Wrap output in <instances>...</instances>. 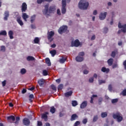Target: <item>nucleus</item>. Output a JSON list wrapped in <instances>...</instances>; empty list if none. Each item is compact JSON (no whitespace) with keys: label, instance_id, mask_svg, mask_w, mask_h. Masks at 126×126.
<instances>
[{"label":"nucleus","instance_id":"obj_1","mask_svg":"<svg viewBox=\"0 0 126 126\" xmlns=\"http://www.w3.org/2000/svg\"><path fill=\"white\" fill-rule=\"evenodd\" d=\"M49 4L45 5V9L43 10V14L45 15L47 17L50 16V14H54L56 11V6H50L49 7Z\"/></svg>","mask_w":126,"mask_h":126},{"label":"nucleus","instance_id":"obj_2","mask_svg":"<svg viewBox=\"0 0 126 126\" xmlns=\"http://www.w3.org/2000/svg\"><path fill=\"white\" fill-rule=\"evenodd\" d=\"M89 6V3L87 0H80L79 2L78 7L80 9L86 10Z\"/></svg>","mask_w":126,"mask_h":126},{"label":"nucleus","instance_id":"obj_3","mask_svg":"<svg viewBox=\"0 0 126 126\" xmlns=\"http://www.w3.org/2000/svg\"><path fill=\"white\" fill-rule=\"evenodd\" d=\"M113 118L116 119L118 123L121 122L123 120L122 114L120 112H117L113 115Z\"/></svg>","mask_w":126,"mask_h":126},{"label":"nucleus","instance_id":"obj_4","mask_svg":"<svg viewBox=\"0 0 126 126\" xmlns=\"http://www.w3.org/2000/svg\"><path fill=\"white\" fill-rule=\"evenodd\" d=\"M67 29V26H63L59 28V29L58 30V32L60 34H63V32H66Z\"/></svg>","mask_w":126,"mask_h":126},{"label":"nucleus","instance_id":"obj_5","mask_svg":"<svg viewBox=\"0 0 126 126\" xmlns=\"http://www.w3.org/2000/svg\"><path fill=\"white\" fill-rule=\"evenodd\" d=\"M47 35H48L47 36L48 39L50 40V42H52L54 40V38H52V37L55 35V32L54 31H51L48 33Z\"/></svg>","mask_w":126,"mask_h":126},{"label":"nucleus","instance_id":"obj_6","mask_svg":"<svg viewBox=\"0 0 126 126\" xmlns=\"http://www.w3.org/2000/svg\"><path fill=\"white\" fill-rule=\"evenodd\" d=\"M118 28L121 29V31L124 33H126V24L122 25L121 22H119Z\"/></svg>","mask_w":126,"mask_h":126},{"label":"nucleus","instance_id":"obj_7","mask_svg":"<svg viewBox=\"0 0 126 126\" xmlns=\"http://www.w3.org/2000/svg\"><path fill=\"white\" fill-rule=\"evenodd\" d=\"M80 45V42L78 39H76L74 40V41L71 42V46L72 47H78Z\"/></svg>","mask_w":126,"mask_h":126},{"label":"nucleus","instance_id":"obj_8","mask_svg":"<svg viewBox=\"0 0 126 126\" xmlns=\"http://www.w3.org/2000/svg\"><path fill=\"white\" fill-rule=\"evenodd\" d=\"M23 123L24 125H25L26 126H30V124H31V121L28 118H25L23 120Z\"/></svg>","mask_w":126,"mask_h":126},{"label":"nucleus","instance_id":"obj_9","mask_svg":"<svg viewBox=\"0 0 126 126\" xmlns=\"http://www.w3.org/2000/svg\"><path fill=\"white\" fill-rule=\"evenodd\" d=\"M28 9V5L27 4H26V3H23L22 5V7H21V10H22V12L24 13L26 12V11Z\"/></svg>","mask_w":126,"mask_h":126},{"label":"nucleus","instance_id":"obj_10","mask_svg":"<svg viewBox=\"0 0 126 126\" xmlns=\"http://www.w3.org/2000/svg\"><path fill=\"white\" fill-rule=\"evenodd\" d=\"M47 115H49V112H45L41 116L42 119H43L45 122L48 121V116Z\"/></svg>","mask_w":126,"mask_h":126},{"label":"nucleus","instance_id":"obj_11","mask_svg":"<svg viewBox=\"0 0 126 126\" xmlns=\"http://www.w3.org/2000/svg\"><path fill=\"white\" fill-rule=\"evenodd\" d=\"M107 15V12H104V13H100L99 15V19L100 20H104L106 18Z\"/></svg>","mask_w":126,"mask_h":126},{"label":"nucleus","instance_id":"obj_12","mask_svg":"<svg viewBox=\"0 0 126 126\" xmlns=\"http://www.w3.org/2000/svg\"><path fill=\"white\" fill-rule=\"evenodd\" d=\"M38 84H39V86L42 87L43 86L45 83V80L43 78H41L38 80L37 81Z\"/></svg>","mask_w":126,"mask_h":126},{"label":"nucleus","instance_id":"obj_13","mask_svg":"<svg viewBox=\"0 0 126 126\" xmlns=\"http://www.w3.org/2000/svg\"><path fill=\"white\" fill-rule=\"evenodd\" d=\"M9 16H10L9 11H5L4 13V18H3L4 20L7 21Z\"/></svg>","mask_w":126,"mask_h":126},{"label":"nucleus","instance_id":"obj_14","mask_svg":"<svg viewBox=\"0 0 126 126\" xmlns=\"http://www.w3.org/2000/svg\"><path fill=\"white\" fill-rule=\"evenodd\" d=\"M78 118V115H77L76 114H73L71 115L70 120V121L72 122L76 120Z\"/></svg>","mask_w":126,"mask_h":126},{"label":"nucleus","instance_id":"obj_15","mask_svg":"<svg viewBox=\"0 0 126 126\" xmlns=\"http://www.w3.org/2000/svg\"><path fill=\"white\" fill-rule=\"evenodd\" d=\"M88 105V101L85 100L82 102V103L80 105V108L81 109H84Z\"/></svg>","mask_w":126,"mask_h":126},{"label":"nucleus","instance_id":"obj_16","mask_svg":"<svg viewBox=\"0 0 126 126\" xmlns=\"http://www.w3.org/2000/svg\"><path fill=\"white\" fill-rule=\"evenodd\" d=\"M7 119L8 122H11V121H12V122H14L16 120L15 117L13 115L8 116L7 117Z\"/></svg>","mask_w":126,"mask_h":126},{"label":"nucleus","instance_id":"obj_17","mask_svg":"<svg viewBox=\"0 0 126 126\" xmlns=\"http://www.w3.org/2000/svg\"><path fill=\"white\" fill-rule=\"evenodd\" d=\"M101 70L102 72L105 73L106 74H108L110 72V69L104 66L102 67Z\"/></svg>","mask_w":126,"mask_h":126},{"label":"nucleus","instance_id":"obj_18","mask_svg":"<svg viewBox=\"0 0 126 126\" xmlns=\"http://www.w3.org/2000/svg\"><path fill=\"white\" fill-rule=\"evenodd\" d=\"M17 22L21 26H22L24 25V23L23 21H22L21 17H17Z\"/></svg>","mask_w":126,"mask_h":126},{"label":"nucleus","instance_id":"obj_19","mask_svg":"<svg viewBox=\"0 0 126 126\" xmlns=\"http://www.w3.org/2000/svg\"><path fill=\"white\" fill-rule=\"evenodd\" d=\"M29 16L26 14V13H23L22 14V18L24 20L25 22H27V19H28Z\"/></svg>","mask_w":126,"mask_h":126},{"label":"nucleus","instance_id":"obj_20","mask_svg":"<svg viewBox=\"0 0 126 126\" xmlns=\"http://www.w3.org/2000/svg\"><path fill=\"white\" fill-rule=\"evenodd\" d=\"M75 60L78 62H82L84 60V58L80 56H78L76 57Z\"/></svg>","mask_w":126,"mask_h":126},{"label":"nucleus","instance_id":"obj_21","mask_svg":"<svg viewBox=\"0 0 126 126\" xmlns=\"http://www.w3.org/2000/svg\"><path fill=\"white\" fill-rule=\"evenodd\" d=\"M72 94H73V92L72 91H70L69 92L65 93H64V96L66 97H68L71 96Z\"/></svg>","mask_w":126,"mask_h":126},{"label":"nucleus","instance_id":"obj_22","mask_svg":"<svg viewBox=\"0 0 126 126\" xmlns=\"http://www.w3.org/2000/svg\"><path fill=\"white\" fill-rule=\"evenodd\" d=\"M114 63V59L113 58H110L107 61V63L109 66H112Z\"/></svg>","mask_w":126,"mask_h":126},{"label":"nucleus","instance_id":"obj_23","mask_svg":"<svg viewBox=\"0 0 126 126\" xmlns=\"http://www.w3.org/2000/svg\"><path fill=\"white\" fill-rule=\"evenodd\" d=\"M13 34L14 33L12 31L10 30L8 32V35L10 37V39H12L14 38Z\"/></svg>","mask_w":126,"mask_h":126},{"label":"nucleus","instance_id":"obj_24","mask_svg":"<svg viewBox=\"0 0 126 126\" xmlns=\"http://www.w3.org/2000/svg\"><path fill=\"white\" fill-rule=\"evenodd\" d=\"M27 60L28 61H35V59L33 56H29L27 58Z\"/></svg>","mask_w":126,"mask_h":126},{"label":"nucleus","instance_id":"obj_25","mask_svg":"<svg viewBox=\"0 0 126 126\" xmlns=\"http://www.w3.org/2000/svg\"><path fill=\"white\" fill-rule=\"evenodd\" d=\"M66 58H64L63 57H62V58L60 59V63H64L66 61Z\"/></svg>","mask_w":126,"mask_h":126},{"label":"nucleus","instance_id":"obj_26","mask_svg":"<svg viewBox=\"0 0 126 126\" xmlns=\"http://www.w3.org/2000/svg\"><path fill=\"white\" fill-rule=\"evenodd\" d=\"M50 53L51 54L52 57H54L57 54V51L56 50H51Z\"/></svg>","mask_w":126,"mask_h":126},{"label":"nucleus","instance_id":"obj_27","mask_svg":"<svg viewBox=\"0 0 126 126\" xmlns=\"http://www.w3.org/2000/svg\"><path fill=\"white\" fill-rule=\"evenodd\" d=\"M46 63L48 64V66H51V62L49 58H46L45 59Z\"/></svg>","mask_w":126,"mask_h":126},{"label":"nucleus","instance_id":"obj_28","mask_svg":"<svg viewBox=\"0 0 126 126\" xmlns=\"http://www.w3.org/2000/svg\"><path fill=\"white\" fill-rule=\"evenodd\" d=\"M34 99V94H30V95H29V101L31 102H33V100L32 99Z\"/></svg>","mask_w":126,"mask_h":126},{"label":"nucleus","instance_id":"obj_29","mask_svg":"<svg viewBox=\"0 0 126 126\" xmlns=\"http://www.w3.org/2000/svg\"><path fill=\"white\" fill-rule=\"evenodd\" d=\"M56 111V108L54 106H52L51 107L50 110V112L52 113V114H54L55 113Z\"/></svg>","mask_w":126,"mask_h":126},{"label":"nucleus","instance_id":"obj_30","mask_svg":"<svg viewBox=\"0 0 126 126\" xmlns=\"http://www.w3.org/2000/svg\"><path fill=\"white\" fill-rule=\"evenodd\" d=\"M42 75L44 76L48 75V71L46 69H43L42 70Z\"/></svg>","mask_w":126,"mask_h":126},{"label":"nucleus","instance_id":"obj_31","mask_svg":"<svg viewBox=\"0 0 126 126\" xmlns=\"http://www.w3.org/2000/svg\"><path fill=\"white\" fill-rule=\"evenodd\" d=\"M7 32L6 31H2L0 32V36L3 35V36H6L7 35Z\"/></svg>","mask_w":126,"mask_h":126},{"label":"nucleus","instance_id":"obj_32","mask_svg":"<svg viewBox=\"0 0 126 126\" xmlns=\"http://www.w3.org/2000/svg\"><path fill=\"white\" fill-rule=\"evenodd\" d=\"M36 18V15H33V16H31V23H33L34 21H35Z\"/></svg>","mask_w":126,"mask_h":126},{"label":"nucleus","instance_id":"obj_33","mask_svg":"<svg viewBox=\"0 0 126 126\" xmlns=\"http://www.w3.org/2000/svg\"><path fill=\"white\" fill-rule=\"evenodd\" d=\"M101 117L102 118H104L107 117V113L106 112H102L101 114Z\"/></svg>","mask_w":126,"mask_h":126},{"label":"nucleus","instance_id":"obj_34","mask_svg":"<svg viewBox=\"0 0 126 126\" xmlns=\"http://www.w3.org/2000/svg\"><path fill=\"white\" fill-rule=\"evenodd\" d=\"M61 11H62V13L63 14H65L66 12V7H62Z\"/></svg>","mask_w":126,"mask_h":126},{"label":"nucleus","instance_id":"obj_35","mask_svg":"<svg viewBox=\"0 0 126 126\" xmlns=\"http://www.w3.org/2000/svg\"><path fill=\"white\" fill-rule=\"evenodd\" d=\"M20 72H21V74L24 75L26 73L27 70L25 68H23L21 69Z\"/></svg>","mask_w":126,"mask_h":126},{"label":"nucleus","instance_id":"obj_36","mask_svg":"<svg viewBox=\"0 0 126 126\" xmlns=\"http://www.w3.org/2000/svg\"><path fill=\"white\" fill-rule=\"evenodd\" d=\"M72 105L73 107H75L78 105V102L76 100H72Z\"/></svg>","mask_w":126,"mask_h":126},{"label":"nucleus","instance_id":"obj_37","mask_svg":"<svg viewBox=\"0 0 126 126\" xmlns=\"http://www.w3.org/2000/svg\"><path fill=\"white\" fill-rule=\"evenodd\" d=\"M51 87L52 89L54 91H55V92H56L57 91V87H56V86L55 85H54V84H52V85H51Z\"/></svg>","mask_w":126,"mask_h":126},{"label":"nucleus","instance_id":"obj_38","mask_svg":"<svg viewBox=\"0 0 126 126\" xmlns=\"http://www.w3.org/2000/svg\"><path fill=\"white\" fill-rule=\"evenodd\" d=\"M39 42V37H35L34 39V43L35 44H38Z\"/></svg>","mask_w":126,"mask_h":126},{"label":"nucleus","instance_id":"obj_39","mask_svg":"<svg viewBox=\"0 0 126 126\" xmlns=\"http://www.w3.org/2000/svg\"><path fill=\"white\" fill-rule=\"evenodd\" d=\"M66 0H62V7H66Z\"/></svg>","mask_w":126,"mask_h":126},{"label":"nucleus","instance_id":"obj_40","mask_svg":"<svg viewBox=\"0 0 126 126\" xmlns=\"http://www.w3.org/2000/svg\"><path fill=\"white\" fill-rule=\"evenodd\" d=\"M63 88V85L62 84H59L58 87V90H62Z\"/></svg>","mask_w":126,"mask_h":126},{"label":"nucleus","instance_id":"obj_41","mask_svg":"<svg viewBox=\"0 0 126 126\" xmlns=\"http://www.w3.org/2000/svg\"><path fill=\"white\" fill-rule=\"evenodd\" d=\"M98 119V115H95L93 118V122H96Z\"/></svg>","mask_w":126,"mask_h":126},{"label":"nucleus","instance_id":"obj_42","mask_svg":"<svg viewBox=\"0 0 126 126\" xmlns=\"http://www.w3.org/2000/svg\"><path fill=\"white\" fill-rule=\"evenodd\" d=\"M116 51H112L111 54V56L114 58L116 57Z\"/></svg>","mask_w":126,"mask_h":126},{"label":"nucleus","instance_id":"obj_43","mask_svg":"<svg viewBox=\"0 0 126 126\" xmlns=\"http://www.w3.org/2000/svg\"><path fill=\"white\" fill-rule=\"evenodd\" d=\"M111 102H112V103H113V104L117 103L118 102V98L113 99L112 100Z\"/></svg>","mask_w":126,"mask_h":126},{"label":"nucleus","instance_id":"obj_44","mask_svg":"<svg viewBox=\"0 0 126 126\" xmlns=\"http://www.w3.org/2000/svg\"><path fill=\"white\" fill-rule=\"evenodd\" d=\"M20 120V117H16V122H15V124H17L19 123V122Z\"/></svg>","mask_w":126,"mask_h":126},{"label":"nucleus","instance_id":"obj_45","mask_svg":"<svg viewBox=\"0 0 126 126\" xmlns=\"http://www.w3.org/2000/svg\"><path fill=\"white\" fill-rule=\"evenodd\" d=\"M98 82H99V85H101L102 84L105 83L106 81L105 80H99Z\"/></svg>","mask_w":126,"mask_h":126},{"label":"nucleus","instance_id":"obj_46","mask_svg":"<svg viewBox=\"0 0 126 126\" xmlns=\"http://www.w3.org/2000/svg\"><path fill=\"white\" fill-rule=\"evenodd\" d=\"M103 98L102 97H99L98 99V104L101 105L102 103V102L103 101Z\"/></svg>","mask_w":126,"mask_h":126},{"label":"nucleus","instance_id":"obj_47","mask_svg":"<svg viewBox=\"0 0 126 126\" xmlns=\"http://www.w3.org/2000/svg\"><path fill=\"white\" fill-rule=\"evenodd\" d=\"M108 90L110 92H112L113 91V87H112V85L111 84L109 85V86H108Z\"/></svg>","mask_w":126,"mask_h":126},{"label":"nucleus","instance_id":"obj_48","mask_svg":"<svg viewBox=\"0 0 126 126\" xmlns=\"http://www.w3.org/2000/svg\"><path fill=\"white\" fill-rule=\"evenodd\" d=\"M88 123V119L87 118H85L82 121V123L84 125L87 124V123Z\"/></svg>","mask_w":126,"mask_h":126},{"label":"nucleus","instance_id":"obj_49","mask_svg":"<svg viewBox=\"0 0 126 126\" xmlns=\"http://www.w3.org/2000/svg\"><path fill=\"white\" fill-rule=\"evenodd\" d=\"M5 50H6L5 46H4V45L1 46L0 51H2V52H5Z\"/></svg>","mask_w":126,"mask_h":126},{"label":"nucleus","instance_id":"obj_50","mask_svg":"<svg viewBox=\"0 0 126 126\" xmlns=\"http://www.w3.org/2000/svg\"><path fill=\"white\" fill-rule=\"evenodd\" d=\"M45 2L44 0H37V3L39 4Z\"/></svg>","mask_w":126,"mask_h":126},{"label":"nucleus","instance_id":"obj_51","mask_svg":"<svg viewBox=\"0 0 126 126\" xmlns=\"http://www.w3.org/2000/svg\"><path fill=\"white\" fill-rule=\"evenodd\" d=\"M108 32V28L107 27H105L103 29V32L104 33H107Z\"/></svg>","mask_w":126,"mask_h":126},{"label":"nucleus","instance_id":"obj_52","mask_svg":"<svg viewBox=\"0 0 126 126\" xmlns=\"http://www.w3.org/2000/svg\"><path fill=\"white\" fill-rule=\"evenodd\" d=\"M80 125V122L79 121H76L75 123H74V126H78L79 125Z\"/></svg>","mask_w":126,"mask_h":126},{"label":"nucleus","instance_id":"obj_53","mask_svg":"<svg viewBox=\"0 0 126 126\" xmlns=\"http://www.w3.org/2000/svg\"><path fill=\"white\" fill-rule=\"evenodd\" d=\"M122 94L123 96H126V89H125L122 91Z\"/></svg>","mask_w":126,"mask_h":126},{"label":"nucleus","instance_id":"obj_54","mask_svg":"<svg viewBox=\"0 0 126 126\" xmlns=\"http://www.w3.org/2000/svg\"><path fill=\"white\" fill-rule=\"evenodd\" d=\"M85 55V53L84 52H81L79 53L78 56L83 57Z\"/></svg>","mask_w":126,"mask_h":126},{"label":"nucleus","instance_id":"obj_55","mask_svg":"<svg viewBox=\"0 0 126 126\" xmlns=\"http://www.w3.org/2000/svg\"><path fill=\"white\" fill-rule=\"evenodd\" d=\"M94 81V77H91L89 79V82L90 83H93Z\"/></svg>","mask_w":126,"mask_h":126},{"label":"nucleus","instance_id":"obj_56","mask_svg":"<svg viewBox=\"0 0 126 126\" xmlns=\"http://www.w3.org/2000/svg\"><path fill=\"white\" fill-rule=\"evenodd\" d=\"M43 124L41 121H37V126H42Z\"/></svg>","mask_w":126,"mask_h":126},{"label":"nucleus","instance_id":"obj_57","mask_svg":"<svg viewBox=\"0 0 126 126\" xmlns=\"http://www.w3.org/2000/svg\"><path fill=\"white\" fill-rule=\"evenodd\" d=\"M57 13L58 15H61V11L60 9H57Z\"/></svg>","mask_w":126,"mask_h":126},{"label":"nucleus","instance_id":"obj_58","mask_svg":"<svg viewBox=\"0 0 126 126\" xmlns=\"http://www.w3.org/2000/svg\"><path fill=\"white\" fill-rule=\"evenodd\" d=\"M118 67V64L117 63H114L112 65V68L114 69Z\"/></svg>","mask_w":126,"mask_h":126},{"label":"nucleus","instance_id":"obj_59","mask_svg":"<svg viewBox=\"0 0 126 126\" xmlns=\"http://www.w3.org/2000/svg\"><path fill=\"white\" fill-rule=\"evenodd\" d=\"M2 85L3 87H5L6 85V81L4 80L2 82Z\"/></svg>","mask_w":126,"mask_h":126},{"label":"nucleus","instance_id":"obj_60","mask_svg":"<svg viewBox=\"0 0 126 126\" xmlns=\"http://www.w3.org/2000/svg\"><path fill=\"white\" fill-rule=\"evenodd\" d=\"M123 65L124 66L125 69L126 70V60L124 61Z\"/></svg>","mask_w":126,"mask_h":126},{"label":"nucleus","instance_id":"obj_61","mask_svg":"<svg viewBox=\"0 0 126 126\" xmlns=\"http://www.w3.org/2000/svg\"><path fill=\"white\" fill-rule=\"evenodd\" d=\"M89 70H87V69H85L83 71V73L84 74H88L89 73Z\"/></svg>","mask_w":126,"mask_h":126},{"label":"nucleus","instance_id":"obj_62","mask_svg":"<svg viewBox=\"0 0 126 126\" xmlns=\"http://www.w3.org/2000/svg\"><path fill=\"white\" fill-rule=\"evenodd\" d=\"M27 89H23L22 90V94H26V93H27Z\"/></svg>","mask_w":126,"mask_h":126},{"label":"nucleus","instance_id":"obj_63","mask_svg":"<svg viewBox=\"0 0 126 126\" xmlns=\"http://www.w3.org/2000/svg\"><path fill=\"white\" fill-rule=\"evenodd\" d=\"M95 38H96V36L95 35H93L92 36L91 39V40H94L95 39Z\"/></svg>","mask_w":126,"mask_h":126},{"label":"nucleus","instance_id":"obj_64","mask_svg":"<svg viewBox=\"0 0 126 126\" xmlns=\"http://www.w3.org/2000/svg\"><path fill=\"white\" fill-rule=\"evenodd\" d=\"M64 116V114L62 113V112H60L59 116L60 117H63Z\"/></svg>","mask_w":126,"mask_h":126}]
</instances>
